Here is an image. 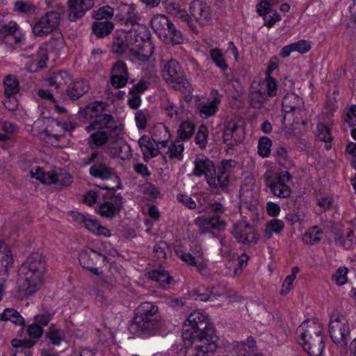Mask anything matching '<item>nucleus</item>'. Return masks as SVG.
<instances>
[{
	"instance_id": "obj_1",
	"label": "nucleus",
	"mask_w": 356,
	"mask_h": 356,
	"mask_svg": "<svg viewBox=\"0 0 356 356\" xmlns=\"http://www.w3.org/2000/svg\"><path fill=\"white\" fill-rule=\"evenodd\" d=\"M182 338L188 345L180 350L184 356H209L218 348V336L208 316L200 311L191 312L182 327Z\"/></svg>"
},
{
	"instance_id": "obj_2",
	"label": "nucleus",
	"mask_w": 356,
	"mask_h": 356,
	"mask_svg": "<svg viewBox=\"0 0 356 356\" xmlns=\"http://www.w3.org/2000/svg\"><path fill=\"white\" fill-rule=\"evenodd\" d=\"M45 271L44 257L38 252L31 254L19 268V296L29 298L38 291L42 285Z\"/></svg>"
},
{
	"instance_id": "obj_3",
	"label": "nucleus",
	"mask_w": 356,
	"mask_h": 356,
	"mask_svg": "<svg viewBox=\"0 0 356 356\" xmlns=\"http://www.w3.org/2000/svg\"><path fill=\"white\" fill-rule=\"evenodd\" d=\"M160 318L158 307L152 302H144L136 309L135 316L129 330L138 336L154 335L161 327Z\"/></svg>"
},
{
	"instance_id": "obj_4",
	"label": "nucleus",
	"mask_w": 356,
	"mask_h": 356,
	"mask_svg": "<svg viewBox=\"0 0 356 356\" xmlns=\"http://www.w3.org/2000/svg\"><path fill=\"white\" fill-rule=\"evenodd\" d=\"M151 26L159 38L167 44H180L184 41L181 32L165 15H154L151 19Z\"/></svg>"
},
{
	"instance_id": "obj_5",
	"label": "nucleus",
	"mask_w": 356,
	"mask_h": 356,
	"mask_svg": "<svg viewBox=\"0 0 356 356\" xmlns=\"http://www.w3.org/2000/svg\"><path fill=\"white\" fill-rule=\"evenodd\" d=\"M163 79L171 86L182 92H190L191 85L186 78L184 70L175 59L165 62L162 68Z\"/></svg>"
},
{
	"instance_id": "obj_6",
	"label": "nucleus",
	"mask_w": 356,
	"mask_h": 356,
	"mask_svg": "<svg viewBox=\"0 0 356 356\" xmlns=\"http://www.w3.org/2000/svg\"><path fill=\"white\" fill-rule=\"evenodd\" d=\"M292 176L288 171H282L276 173L268 171L264 174V183L270 192L280 198L289 197L291 194V189L288 185Z\"/></svg>"
},
{
	"instance_id": "obj_7",
	"label": "nucleus",
	"mask_w": 356,
	"mask_h": 356,
	"mask_svg": "<svg viewBox=\"0 0 356 356\" xmlns=\"http://www.w3.org/2000/svg\"><path fill=\"white\" fill-rule=\"evenodd\" d=\"M79 261L83 268L96 275H100L102 267L107 263V257L92 248L85 247L79 253Z\"/></svg>"
},
{
	"instance_id": "obj_8",
	"label": "nucleus",
	"mask_w": 356,
	"mask_h": 356,
	"mask_svg": "<svg viewBox=\"0 0 356 356\" xmlns=\"http://www.w3.org/2000/svg\"><path fill=\"white\" fill-rule=\"evenodd\" d=\"M60 21V13L48 11L31 26L32 33L35 37L47 36L58 29Z\"/></svg>"
},
{
	"instance_id": "obj_9",
	"label": "nucleus",
	"mask_w": 356,
	"mask_h": 356,
	"mask_svg": "<svg viewBox=\"0 0 356 356\" xmlns=\"http://www.w3.org/2000/svg\"><path fill=\"white\" fill-rule=\"evenodd\" d=\"M329 332L335 344L346 347L350 334L349 323L346 318L343 316L332 315L329 324Z\"/></svg>"
},
{
	"instance_id": "obj_10",
	"label": "nucleus",
	"mask_w": 356,
	"mask_h": 356,
	"mask_svg": "<svg viewBox=\"0 0 356 356\" xmlns=\"http://www.w3.org/2000/svg\"><path fill=\"white\" fill-rule=\"evenodd\" d=\"M89 173L92 177L99 178L102 180L112 179L115 183V185L112 186H102V188L103 189L110 191H115L117 189H120L122 188L121 180L114 172L113 169L101 161H97L90 167Z\"/></svg>"
},
{
	"instance_id": "obj_11",
	"label": "nucleus",
	"mask_w": 356,
	"mask_h": 356,
	"mask_svg": "<svg viewBox=\"0 0 356 356\" xmlns=\"http://www.w3.org/2000/svg\"><path fill=\"white\" fill-rule=\"evenodd\" d=\"M122 208V197L120 193L110 191L104 195V202L96 209L102 217L112 218L120 213Z\"/></svg>"
},
{
	"instance_id": "obj_12",
	"label": "nucleus",
	"mask_w": 356,
	"mask_h": 356,
	"mask_svg": "<svg viewBox=\"0 0 356 356\" xmlns=\"http://www.w3.org/2000/svg\"><path fill=\"white\" fill-rule=\"evenodd\" d=\"M13 264L11 251L8 245L0 241V301L6 289V282L8 278V268Z\"/></svg>"
},
{
	"instance_id": "obj_13",
	"label": "nucleus",
	"mask_w": 356,
	"mask_h": 356,
	"mask_svg": "<svg viewBox=\"0 0 356 356\" xmlns=\"http://www.w3.org/2000/svg\"><path fill=\"white\" fill-rule=\"evenodd\" d=\"M163 3L166 12L179 19L182 22H185L190 30L197 34L199 33L197 27L193 24V20L187 11L183 8L180 3L175 0H163Z\"/></svg>"
},
{
	"instance_id": "obj_14",
	"label": "nucleus",
	"mask_w": 356,
	"mask_h": 356,
	"mask_svg": "<svg viewBox=\"0 0 356 356\" xmlns=\"http://www.w3.org/2000/svg\"><path fill=\"white\" fill-rule=\"evenodd\" d=\"M190 17L200 26L208 25L211 20V8L205 2L195 0L190 3Z\"/></svg>"
},
{
	"instance_id": "obj_15",
	"label": "nucleus",
	"mask_w": 356,
	"mask_h": 356,
	"mask_svg": "<svg viewBox=\"0 0 356 356\" xmlns=\"http://www.w3.org/2000/svg\"><path fill=\"white\" fill-rule=\"evenodd\" d=\"M222 137L223 142L232 148L243 141V129L234 122H227L224 126Z\"/></svg>"
},
{
	"instance_id": "obj_16",
	"label": "nucleus",
	"mask_w": 356,
	"mask_h": 356,
	"mask_svg": "<svg viewBox=\"0 0 356 356\" xmlns=\"http://www.w3.org/2000/svg\"><path fill=\"white\" fill-rule=\"evenodd\" d=\"M68 19L70 22H76L82 18L95 4L94 0H68Z\"/></svg>"
},
{
	"instance_id": "obj_17",
	"label": "nucleus",
	"mask_w": 356,
	"mask_h": 356,
	"mask_svg": "<svg viewBox=\"0 0 356 356\" xmlns=\"http://www.w3.org/2000/svg\"><path fill=\"white\" fill-rule=\"evenodd\" d=\"M282 105V111L285 113L282 119V123H284L286 114L300 115L304 111V102L302 99L293 92L287 93L284 97Z\"/></svg>"
},
{
	"instance_id": "obj_18",
	"label": "nucleus",
	"mask_w": 356,
	"mask_h": 356,
	"mask_svg": "<svg viewBox=\"0 0 356 356\" xmlns=\"http://www.w3.org/2000/svg\"><path fill=\"white\" fill-rule=\"evenodd\" d=\"M277 93V84L276 80L272 76L266 77L259 84V88L255 94L259 95V99L257 102L258 107H260L264 101L267 100L269 97H273Z\"/></svg>"
},
{
	"instance_id": "obj_19",
	"label": "nucleus",
	"mask_w": 356,
	"mask_h": 356,
	"mask_svg": "<svg viewBox=\"0 0 356 356\" xmlns=\"http://www.w3.org/2000/svg\"><path fill=\"white\" fill-rule=\"evenodd\" d=\"M298 341L314 338L316 336L323 334L321 325L314 321L303 322L298 328Z\"/></svg>"
},
{
	"instance_id": "obj_20",
	"label": "nucleus",
	"mask_w": 356,
	"mask_h": 356,
	"mask_svg": "<svg viewBox=\"0 0 356 356\" xmlns=\"http://www.w3.org/2000/svg\"><path fill=\"white\" fill-rule=\"evenodd\" d=\"M216 173L215 165L212 161L207 158L197 157L194 161V170L193 174L196 177L204 175L207 178H210L211 175Z\"/></svg>"
},
{
	"instance_id": "obj_21",
	"label": "nucleus",
	"mask_w": 356,
	"mask_h": 356,
	"mask_svg": "<svg viewBox=\"0 0 356 356\" xmlns=\"http://www.w3.org/2000/svg\"><path fill=\"white\" fill-rule=\"evenodd\" d=\"M90 90L87 81L79 80L70 82L65 89L67 97L72 101H76L84 95Z\"/></svg>"
},
{
	"instance_id": "obj_22",
	"label": "nucleus",
	"mask_w": 356,
	"mask_h": 356,
	"mask_svg": "<svg viewBox=\"0 0 356 356\" xmlns=\"http://www.w3.org/2000/svg\"><path fill=\"white\" fill-rule=\"evenodd\" d=\"M310 356H321L323 354L325 343L323 335L316 336L310 339H305L299 341Z\"/></svg>"
},
{
	"instance_id": "obj_23",
	"label": "nucleus",
	"mask_w": 356,
	"mask_h": 356,
	"mask_svg": "<svg viewBox=\"0 0 356 356\" xmlns=\"http://www.w3.org/2000/svg\"><path fill=\"white\" fill-rule=\"evenodd\" d=\"M128 33L123 31H117L113 35V42L111 49L112 52L122 55L126 53L127 51L130 52V47L129 45V43H131V41L129 42V39H128Z\"/></svg>"
},
{
	"instance_id": "obj_24",
	"label": "nucleus",
	"mask_w": 356,
	"mask_h": 356,
	"mask_svg": "<svg viewBox=\"0 0 356 356\" xmlns=\"http://www.w3.org/2000/svg\"><path fill=\"white\" fill-rule=\"evenodd\" d=\"M195 223L205 229H217V230H223L225 227V222L224 220H221L220 216L218 215L209 217V216H199L195 220Z\"/></svg>"
},
{
	"instance_id": "obj_25",
	"label": "nucleus",
	"mask_w": 356,
	"mask_h": 356,
	"mask_svg": "<svg viewBox=\"0 0 356 356\" xmlns=\"http://www.w3.org/2000/svg\"><path fill=\"white\" fill-rule=\"evenodd\" d=\"M148 274L149 278L158 282L164 289L175 283L173 277L163 268L153 270L152 271L149 272Z\"/></svg>"
},
{
	"instance_id": "obj_26",
	"label": "nucleus",
	"mask_w": 356,
	"mask_h": 356,
	"mask_svg": "<svg viewBox=\"0 0 356 356\" xmlns=\"http://www.w3.org/2000/svg\"><path fill=\"white\" fill-rule=\"evenodd\" d=\"M138 145L141 148L143 159L145 161H148L150 159L158 155L159 150L156 149L150 140L149 137L143 135L138 140Z\"/></svg>"
},
{
	"instance_id": "obj_27",
	"label": "nucleus",
	"mask_w": 356,
	"mask_h": 356,
	"mask_svg": "<svg viewBox=\"0 0 356 356\" xmlns=\"http://www.w3.org/2000/svg\"><path fill=\"white\" fill-rule=\"evenodd\" d=\"M248 229H251V226L245 222H240L234 225L232 234L238 243L249 244Z\"/></svg>"
},
{
	"instance_id": "obj_28",
	"label": "nucleus",
	"mask_w": 356,
	"mask_h": 356,
	"mask_svg": "<svg viewBox=\"0 0 356 356\" xmlns=\"http://www.w3.org/2000/svg\"><path fill=\"white\" fill-rule=\"evenodd\" d=\"M334 238L336 244L343 247L346 250H351L355 244V238L354 232L348 229L346 236L340 231H337L334 234Z\"/></svg>"
},
{
	"instance_id": "obj_29",
	"label": "nucleus",
	"mask_w": 356,
	"mask_h": 356,
	"mask_svg": "<svg viewBox=\"0 0 356 356\" xmlns=\"http://www.w3.org/2000/svg\"><path fill=\"white\" fill-rule=\"evenodd\" d=\"M128 33V39L131 40L132 38H135L138 42H142L147 45H152L151 42V34L145 26H140L136 29H131Z\"/></svg>"
},
{
	"instance_id": "obj_30",
	"label": "nucleus",
	"mask_w": 356,
	"mask_h": 356,
	"mask_svg": "<svg viewBox=\"0 0 356 356\" xmlns=\"http://www.w3.org/2000/svg\"><path fill=\"white\" fill-rule=\"evenodd\" d=\"M114 29L112 21H95L92 24L93 33L99 38L108 35Z\"/></svg>"
},
{
	"instance_id": "obj_31",
	"label": "nucleus",
	"mask_w": 356,
	"mask_h": 356,
	"mask_svg": "<svg viewBox=\"0 0 356 356\" xmlns=\"http://www.w3.org/2000/svg\"><path fill=\"white\" fill-rule=\"evenodd\" d=\"M220 102V100L218 97H214L212 100L201 102L198 106L201 116L207 118L215 115L218 111Z\"/></svg>"
},
{
	"instance_id": "obj_32",
	"label": "nucleus",
	"mask_w": 356,
	"mask_h": 356,
	"mask_svg": "<svg viewBox=\"0 0 356 356\" xmlns=\"http://www.w3.org/2000/svg\"><path fill=\"white\" fill-rule=\"evenodd\" d=\"M109 152L112 156L119 157L121 159H128L131 156L130 146L124 142L113 143Z\"/></svg>"
},
{
	"instance_id": "obj_33",
	"label": "nucleus",
	"mask_w": 356,
	"mask_h": 356,
	"mask_svg": "<svg viewBox=\"0 0 356 356\" xmlns=\"http://www.w3.org/2000/svg\"><path fill=\"white\" fill-rule=\"evenodd\" d=\"M1 321H10L16 325L24 326L25 321L19 313L13 308H6L0 314Z\"/></svg>"
},
{
	"instance_id": "obj_34",
	"label": "nucleus",
	"mask_w": 356,
	"mask_h": 356,
	"mask_svg": "<svg viewBox=\"0 0 356 356\" xmlns=\"http://www.w3.org/2000/svg\"><path fill=\"white\" fill-rule=\"evenodd\" d=\"M84 227L88 229L90 232L97 235L104 236L106 237L111 236V231L108 229L101 225L97 220L89 216L86 221Z\"/></svg>"
},
{
	"instance_id": "obj_35",
	"label": "nucleus",
	"mask_w": 356,
	"mask_h": 356,
	"mask_svg": "<svg viewBox=\"0 0 356 356\" xmlns=\"http://www.w3.org/2000/svg\"><path fill=\"white\" fill-rule=\"evenodd\" d=\"M4 94L8 98H11L19 92V82L13 75H8L3 80Z\"/></svg>"
},
{
	"instance_id": "obj_36",
	"label": "nucleus",
	"mask_w": 356,
	"mask_h": 356,
	"mask_svg": "<svg viewBox=\"0 0 356 356\" xmlns=\"http://www.w3.org/2000/svg\"><path fill=\"white\" fill-rule=\"evenodd\" d=\"M170 248L164 241H160L156 243L153 248L154 257L159 261L165 260L170 254Z\"/></svg>"
},
{
	"instance_id": "obj_37",
	"label": "nucleus",
	"mask_w": 356,
	"mask_h": 356,
	"mask_svg": "<svg viewBox=\"0 0 356 356\" xmlns=\"http://www.w3.org/2000/svg\"><path fill=\"white\" fill-rule=\"evenodd\" d=\"M114 15V9L109 6H104L93 11L95 21H111Z\"/></svg>"
},
{
	"instance_id": "obj_38",
	"label": "nucleus",
	"mask_w": 356,
	"mask_h": 356,
	"mask_svg": "<svg viewBox=\"0 0 356 356\" xmlns=\"http://www.w3.org/2000/svg\"><path fill=\"white\" fill-rule=\"evenodd\" d=\"M209 56L213 63L218 67H219L223 71L227 70L228 65L226 63L224 54L220 49H211L209 51Z\"/></svg>"
},
{
	"instance_id": "obj_39",
	"label": "nucleus",
	"mask_w": 356,
	"mask_h": 356,
	"mask_svg": "<svg viewBox=\"0 0 356 356\" xmlns=\"http://www.w3.org/2000/svg\"><path fill=\"white\" fill-rule=\"evenodd\" d=\"M195 124L190 121H184L179 125L177 134L181 140L189 139L194 134Z\"/></svg>"
},
{
	"instance_id": "obj_40",
	"label": "nucleus",
	"mask_w": 356,
	"mask_h": 356,
	"mask_svg": "<svg viewBox=\"0 0 356 356\" xmlns=\"http://www.w3.org/2000/svg\"><path fill=\"white\" fill-rule=\"evenodd\" d=\"M284 228L283 221L278 219H272L266 224L264 230V236L269 239L272 237L273 232L280 233Z\"/></svg>"
},
{
	"instance_id": "obj_41",
	"label": "nucleus",
	"mask_w": 356,
	"mask_h": 356,
	"mask_svg": "<svg viewBox=\"0 0 356 356\" xmlns=\"http://www.w3.org/2000/svg\"><path fill=\"white\" fill-rule=\"evenodd\" d=\"M108 140V135L106 131L103 129H98L92 133L88 138V144H94L96 146H102Z\"/></svg>"
},
{
	"instance_id": "obj_42",
	"label": "nucleus",
	"mask_w": 356,
	"mask_h": 356,
	"mask_svg": "<svg viewBox=\"0 0 356 356\" xmlns=\"http://www.w3.org/2000/svg\"><path fill=\"white\" fill-rule=\"evenodd\" d=\"M229 175H217V176L211 175L208 178L207 183L212 188L220 186L222 190L227 188L229 186Z\"/></svg>"
},
{
	"instance_id": "obj_43",
	"label": "nucleus",
	"mask_w": 356,
	"mask_h": 356,
	"mask_svg": "<svg viewBox=\"0 0 356 356\" xmlns=\"http://www.w3.org/2000/svg\"><path fill=\"white\" fill-rule=\"evenodd\" d=\"M64 78H67L69 81H70L68 74L65 71H61L54 77L49 78L47 82L49 86L55 87V89L58 90V92H63V83L62 81Z\"/></svg>"
},
{
	"instance_id": "obj_44",
	"label": "nucleus",
	"mask_w": 356,
	"mask_h": 356,
	"mask_svg": "<svg viewBox=\"0 0 356 356\" xmlns=\"http://www.w3.org/2000/svg\"><path fill=\"white\" fill-rule=\"evenodd\" d=\"M94 118H95V124L98 127L97 129H108L115 122L113 117L110 114H95Z\"/></svg>"
},
{
	"instance_id": "obj_45",
	"label": "nucleus",
	"mask_w": 356,
	"mask_h": 356,
	"mask_svg": "<svg viewBox=\"0 0 356 356\" xmlns=\"http://www.w3.org/2000/svg\"><path fill=\"white\" fill-rule=\"evenodd\" d=\"M45 336L54 345H59L64 339L63 333L61 330L57 329L55 325H51Z\"/></svg>"
},
{
	"instance_id": "obj_46",
	"label": "nucleus",
	"mask_w": 356,
	"mask_h": 356,
	"mask_svg": "<svg viewBox=\"0 0 356 356\" xmlns=\"http://www.w3.org/2000/svg\"><path fill=\"white\" fill-rule=\"evenodd\" d=\"M147 47L148 49L145 51L142 49V47L140 48L141 51H138L135 48L130 49V54L138 61L147 62L152 55L154 49L152 45H147Z\"/></svg>"
},
{
	"instance_id": "obj_47",
	"label": "nucleus",
	"mask_w": 356,
	"mask_h": 356,
	"mask_svg": "<svg viewBox=\"0 0 356 356\" xmlns=\"http://www.w3.org/2000/svg\"><path fill=\"white\" fill-rule=\"evenodd\" d=\"M184 149V144L180 141L172 143L168 147V153L170 159H177L179 161L182 160V152Z\"/></svg>"
},
{
	"instance_id": "obj_48",
	"label": "nucleus",
	"mask_w": 356,
	"mask_h": 356,
	"mask_svg": "<svg viewBox=\"0 0 356 356\" xmlns=\"http://www.w3.org/2000/svg\"><path fill=\"white\" fill-rule=\"evenodd\" d=\"M208 128L206 125L202 124L200 126L198 131L195 136V143L200 148L204 149L207 144L208 138Z\"/></svg>"
},
{
	"instance_id": "obj_49",
	"label": "nucleus",
	"mask_w": 356,
	"mask_h": 356,
	"mask_svg": "<svg viewBox=\"0 0 356 356\" xmlns=\"http://www.w3.org/2000/svg\"><path fill=\"white\" fill-rule=\"evenodd\" d=\"M195 299L200 301H207L214 297L213 293L204 286H199L191 291Z\"/></svg>"
},
{
	"instance_id": "obj_50",
	"label": "nucleus",
	"mask_w": 356,
	"mask_h": 356,
	"mask_svg": "<svg viewBox=\"0 0 356 356\" xmlns=\"http://www.w3.org/2000/svg\"><path fill=\"white\" fill-rule=\"evenodd\" d=\"M272 141L267 137H261L258 143V154L262 157H268L270 154Z\"/></svg>"
},
{
	"instance_id": "obj_51",
	"label": "nucleus",
	"mask_w": 356,
	"mask_h": 356,
	"mask_svg": "<svg viewBox=\"0 0 356 356\" xmlns=\"http://www.w3.org/2000/svg\"><path fill=\"white\" fill-rule=\"evenodd\" d=\"M322 232V229L318 226L312 227L305 235L304 240L305 243L309 244L318 243L321 241V238L317 236V235Z\"/></svg>"
},
{
	"instance_id": "obj_52",
	"label": "nucleus",
	"mask_w": 356,
	"mask_h": 356,
	"mask_svg": "<svg viewBox=\"0 0 356 356\" xmlns=\"http://www.w3.org/2000/svg\"><path fill=\"white\" fill-rule=\"evenodd\" d=\"M106 129L108 130V140L113 143L118 142L120 136L122 134L123 126L121 124H118L114 122V124H111L110 127Z\"/></svg>"
},
{
	"instance_id": "obj_53",
	"label": "nucleus",
	"mask_w": 356,
	"mask_h": 356,
	"mask_svg": "<svg viewBox=\"0 0 356 356\" xmlns=\"http://www.w3.org/2000/svg\"><path fill=\"white\" fill-rule=\"evenodd\" d=\"M316 138L318 140L325 142L326 143L332 141V137L330 134V128L324 124H318Z\"/></svg>"
},
{
	"instance_id": "obj_54",
	"label": "nucleus",
	"mask_w": 356,
	"mask_h": 356,
	"mask_svg": "<svg viewBox=\"0 0 356 356\" xmlns=\"http://www.w3.org/2000/svg\"><path fill=\"white\" fill-rule=\"evenodd\" d=\"M54 316V313L48 311H44L34 316V322L42 327L47 326Z\"/></svg>"
},
{
	"instance_id": "obj_55",
	"label": "nucleus",
	"mask_w": 356,
	"mask_h": 356,
	"mask_svg": "<svg viewBox=\"0 0 356 356\" xmlns=\"http://www.w3.org/2000/svg\"><path fill=\"white\" fill-rule=\"evenodd\" d=\"M105 108V104L102 102H95L86 106L84 111L86 115L94 117L97 113H102Z\"/></svg>"
},
{
	"instance_id": "obj_56",
	"label": "nucleus",
	"mask_w": 356,
	"mask_h": 356,
	"mask_svg": "<svg viewBox=\"0 0 356 356\" xmlns=\"http://www.w3.org/2000/svg\"><path fill=\"white\" fill-rule=\"evenodd\" d=\"M26 332L30 339L37 340L42 337L44 333V330L41 325L33 323L28 326Z\"/></svg>"
},
{
	"instance_id": "obj_57",
	"label": "nucleus",
	"mask_w": 356,
	"mask_h": 356,
	"mask_svg": "<svg viewBox=\"0 0 356 356\" xmlns=\"http://www.w3.org/2000/svg\"><path fill=\"white\" fill-rule=\"evenodd\" d=\"M240 200L241 204L248 209H251V207H253V202L256 201L253 200L252 192L248 190L246 191H241Z\"/></svg>"
},
{
	"instance_id": "obj_58",
	"label": "nucleus",
	"mask_w": 356,
	"mask_h": 356,
	"mask_svg": "<svg viewBox=\"0 0 356 356\" xmlns=\"http://www.w3.org/2000/svg\"><path fill=\"white\" fill-rule=\"evenodd\" d=\"M14 10L21 13L28 14L35 10V6L27 2L16 1L15 3Z\"/></svg>"
},
{
	"instance_id": "obj_59",
	"label": "nucleus",
	"mask_w": 356,
	"mask_h": 356,
	"mask_svg": "<svg viewBox=\"0 0 356 356\" xmlns=\"http://www.w3.org/2000/svg\"><path fill=\"white\" fill-rule=\"evenodd\" d=\"M147 111L139 110L136 113L135 120L139 129H144L147 124Z\"/></svg>"
},
{
	"instance_id": "obj_60",
	"label": "nucleus",
	"mask_w": 356,
	"mask_h": 356,
	"mask_svg": "<svg viewBox=\"0 0 356 356\" xmlns=\"http://www.w3.org/2000/svg\"><path fill=\"white\" fill-rule=\"evenodd\" d=\"M113 75L129 76L127 65L122 60L117 61L112 67Z\"/></svg>"
},
{
	"instance_id": "obj_61",
	"label": "nucleus",
	"mask_w": 356,
	"mask_h": 356,
	"mask_svg": "<svg viewBox=\"0 0 356 356\" xmlns=\"http://www.w3.org/2000/svg\"><path fill=\"white\" fill-rule=\"evenodd\" d=\"M129 76L112 75L111 83L115 88H121L128 83Z\"/></svg>"
},
{
	"instance_id": "obj_62",
	"label": "nucleus",
	"mask_w": 356,
	"mask_h": 356,
	"mask_svg": "<svg viewBox=\"0 0 356 356\" xmlns=\"http://www.w3.org/2000/svg\"><path fill=\"white\" fill-rule=\"evenodd\" d=\"M19 26L14 21H10L8 24H5L0 26V33H5L6 35H13L17 31Z\"/></svg>"
},
{
	"instance_id": "obj_63",
	"label": "nucleus",
	"mask_w": 356,
	"mask_h": 356,
	"mask_svg": "<svg viewBox=\"0 0 356 356\" xmlns=\"http://www.w3.org/2000/svg\"><path fill=\"white\" fill-rule=\"evenodd\" d=\"M140 188L144 194L149 195L152 197H156L159 193L158 188L149 182L143 184Z\"/></svg>"
},
{
	"instance_id": "obj_64",
	"label": "nucleus",
	"mask_w": 356,
	"mask_h": 356,
	"mask_svg": "<svg viewBox=\"0 0 356 356\" xmlns=\"http://www.w3.org/2000/svg\"><path fill=\"white\" fill-rule=\"evenodd\" d=\"M345 121L351 127L356 126V105L350 108L346 113Z\"/></svg>"
}]
</instances>
